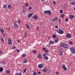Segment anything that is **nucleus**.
<instances>
[{
    "instance_id": "nucleus-1",
    "label": "nucleus",
    "mask_w": 75,
    "mask_h": 75,
    "mask_svg": "<svg viewBox=\"0 0 75 75\" xmlns=\"http://www.w3.org/2000/svg\"><path fill=\"white\" fill-rule=\"evenodd\" d=\"M60 47H63L64 49H66L68 48V44L66 43L62 42L60 45Z\"/></svg>"
},
{
    "instance_id": "nucleus-2",
    "label": "nucleus",
    "mask_w": 75,
    "mask_h": 75,
    "mask_svg": "<svg viewBox=\"0 0 75 75\" xmlns=\"http://www.w3.org/2000/svg\"><path fill=\"white\" fill-rule=\"evenodd\" d=\"M70 50L71 51V53L72 54H75V48L74 47H71L70 48Z\"/></svg>"
},
{
    "instance_id": "nucleus-3",
    "label": "nucleus",
    "mask_w": 75,
    "mask_h": 75,
    "mask_svg": "<svg viewBox=\"0 0 75 75\" xmlns=\"http://www.w3.org/2000/svg\"><path fill=\"white\" fill-rule=\"evenodd\" d=\"M57 33H58L59 34H64V31L62 30L61 29H59L57 31Z\"/></svg>"
},
{
    "instance_id": "nucleus-4",
    "label": "nucleus",
    "mask_w": 75,
    "mask_h": 75,
    "mask_svg": "<svg viewBox=\"0 0 75 75\" xmlns=\"http://www.w3.org/2000/svg\"><path fill=\"white\" fill-rule=\"evenodd\" d=\"M44 67V64H39L38 66V67L40 69Z\"/></svg>"
},
{
    "instance_id": "nucleus-5",
    "label": "nucleus",
    "mask_w": 75,
    "mask_h": 75,
    "mask_svg": "<svg viewBox=\"0 0 75 75\" xmlns=\"http://www.w3.org/2000/svg\"><path fill=\"white\" fill-rule=\"evenodd\" d=\"M62 67L64 71H67V68L65 67V64H62Z\"/></svg>"
},
{
    "instance_id": "nucleus-6",
    "label": "nucleus",
    "mask_w": 75,
    "mask_h": 75,
    "mask_svg": "<svg viewBox=\"0 0 75 75\" xmlns=\"http://www.w3.org/2000/svg\"><path fill=\"white\" fill-rule=\"evenodd\" d=\"M66 37L67 38H71V35L69 33H68L67 34Z\"/></svg>"
},
{
    "instance_id": "nucleus-7",
    "label": "nucleus",
    "mask_w": 75,
    "mask_h": 75,
    "mask_svg": "<svg viewBox=\"0 0 75 75\" xmlns=\"http://www.w3.org/2000/svg\"><path fill=\"white\" fill-rule=\"evenodd\" d=\"M33 14H34V13H30L29 14L28 16V18H30V17H32V16H33Z\"/></svg>"
},
{
    "instance_id": "nucleus-8",
    "label": "nucleus",
    "mask_w": 75,
    "mask_h": 75,
    "mask_svg": "<svg viewBox=\"0 0 75 75\" xmlns=\"http://www.w3.org/2000/svg\"><path fill=\"white\" fill-rule=\"evenodd\" d=\"M59 41V40H58V38H56L54 39V42L56 44H57V42H58Z\"/></svg>"
},
{
    "instance_id": "nucleus-9",
    "label": "nucleus",
    "mask_w": 75,
    "mask_h": 75,
    "mask_svg": "<svg viewBox=\"0 0 75 75\" xmlns=\"http://www.w3.org/2000/svg\"><path fill=\"white\" fill-rule=\"evenodd\" d=\"M13 25L14 26L15 28H18V25L16 24V22L14 23Z\"/></svg>"
},
{
    "instance_id": "nucleus-10",
    "label": "nucleus",
    "mask_w": 75,
    "mask_h": 75,
    "mask_svg": "<svg viewBox=\"0 0 75 75\" xmlns=\"http://www.w3.org/2000/svg\"><path fill=\"white\" fill-rule=\"evenodd\" d=\"M69 18L70 19H73L75 18V16L73 15H71L69 16Z\"/></svg>"
},
{
    "instance_id": "nucleus-11",
    "label": "nucleus",
    "mask_w": 75,
    "mask_h": 75,
    "mask_svg": "<svg viewBox=\"0 0 75 75\" xmlns=\"http://www.w3.org/2000/svg\"><path fill=\"white\" fill-rule=\"evenodd\" d=\"M0 31L1 32V33H4V30L3 28H0Z\"/></svg>"
},
{
    "instance_id": "nucleus-12",
    "label": "nucleus",
    "mask_w": 75,
    "mask_h": 75,
    "mask_svg": "<svg viewBox=\"0 0 75 75\" xmlns=\"http://www.w3.org/2000/svg\"><path fill=\"white\" fill-rule=\"evenodd\" d=\"M17 23H18L19 24H21V21L20 20V19H18V21L16 22Z\"/></svg>"
},
{
    "instance_id": "nucleus-13",
    "label": "nucleus",
    "mask_w": 75,
    "mask_h": 75,
    "mask_svg": "<svg viewBox=\"0 0 75 75\" xmlns=\"http://www.w3.org/2000/svg\"><path fill=\"white\" fill-rule=\"evenodd\" d=\"M38 58H40V59H41V58H42V55H41L40 54H38Z\"/></svg>"
},
{
    "instance_id": "nucleus-14",
    "label": "nucleus",
    "mask_w": 75,
    "mask_h": 75,
    "mask_svg": "<svg viewBox=\"0 0 75 75\" xmlns=\"http://www.w3.org/2000/svg\"><path fill=\"white\" fill-rule=\"evenodd\" d=\"M6 74H10V70H6Z\"/></svg>"
},
{
    "instance_id": "nucleus-15",
    "label": "nucleus",
    "mask_w": 75,
    "mask_h": 75,
    "mask_svg": "<svg viewBox=\"0 0 75 75\" xmlns=\"http://www.w3.org/2000/svg\"><path fill=\"white\" fill-rule=\"evenodd\" d=\"M43 57H44V58L45 59V60H46V61L48 60V57L45 56Z\"/></svg>"
},
{
    "instance_id": "nucleus-16",
    "label": "nucleus",
    "mask_w": 75,
    "mask_h": 75,
    "mask_svg": "<svg viewBox=\"0 0 75 75\" xmlns=\"http://www.w3.org/2000/svg\"><path fill=\"white\" fill-rule=\"evenodd\" d=\"M8 7L9 9V10H11V6L10 4L8 5Z\"/></svg>"
},
{
    "instance_id": "nucleus-17",
    "label": "nucleus",
    "mask_w": 75,
    "mask_h": 75,
    "mask_svg": "<svg viewBox=\"0 0 75 75\" xmlns=\"http://www.w3.org/2000/svg\"><path fill=\"white\" fill-rule=\"evenodd\" d=\"M34 20H36V19H37V18H38V16L37 15L34 16Z\"/></svg>"
},
{
    "instance_id": "nucleus-18",
    "label": "nucleus",
    "mask_w": 75,
    "mask_h": 75,
    "mask_svg": "<svg viewBox=\"0 0 75 75\" xmlns=\"http://www.w3.org/2000/svg\"><path fill=\"white\" fill-rule=\"evenodd\" d=\"M47 55H49V54L47 53H45L42 55V57H45V56L47 57Z\"/></svg>"
},
{
    "instance_id": "nucleus-19",
    "label": "nucleus",
    "mask_w": 75,
    "mask_h": 75,
    "mask_svg": "<svg viewBox=\"0 0 75 75\" xmlns=\"http://www.w3.org/2000/svg\"><path fill=\"white\" fill-rule=\"evenodd\" d=\"M8 41H9V42H11V41L13 42V40H12V39H11L10 38H8L7 40Z\"/></svg>"
},
{
    "instance_id": "nucleus-20",
    "label": "nucleus",
    "mask_w": 75,
    "mask_h": 75,
    "mask_svg": "<svg viewBox=\"0 0 75 75\" xmlns=\"http://www.w3.org/2000/svg\"><path fill=\"white\" fill-rule=\"evenodd\" d=\"M47 13H48L49 15H51V11L50 10H48Z\"/></svg>"
},
{
    "instance_id": "nucleus-21",
    "label": "nucleus",
    "mask_w": 75,
    "mask_h": 75,
    "mask_svg": "<svg viewBox=\"0 0 75 75\" xmlns=\"http://www.w3.org/2000/svg\"><path fill=\"white\" fill-rule=\"evenodd\" d=\"M24 35L25 37H27V32H25Z\"/></svg>"
},
{
    "instance_id": "nucleus-22",
    "label": "nucleus",
    "mask_w": 75,
    "mask_h": 75,
    "mask_svg": "<svg viewBox=\"0 0 75 75\" xmlns=\"http://www.w3.org/2000/svg\"><path fill=\"white\" fill-rule=\"evenodd\" d=\"M43 72H47V68H44L43 70Z\"/></svg>"
},
{
    "instance_id": "nucleus-23",
    "label": "nucleus",
    "mask_w": 75,
    "mask_h": 75,
    "mask_svg": "<svg viewBox=\"0 0 75 75\" xmlns=\"http://www.w3.org/2000/svg\"><path fill=\"white\" fill-rule=\"evenodd\" d=\"M69 44H70V45H73V44H74L73 42H72V41H69Z\"/></svg>"
},
{
    "instance_id": "nucleus-24",
    "label": "nucleus",
    "mask_w": 75,
    "mask_h": 75,
    "mask_svg": "<svg viewBox=\"0 0 75 75\" xmlns=\"http://www.w3.org/2000/svg\"><path fill=\"white\" fill-rule=\"evenodd\" d=\"M1 42H4V39L3 38H1Z\"/></svg>"
},
{
    "instance_id": "nucleus-25",
    "label": "nucleus",
    "mask_w": 75,
    "mask_h": 75,
    "mask_svg": "<svg viewBox=\"0 0 75 75\" xmlns=\"http://www.w3.org/2000/svg\"><path fill=\"white\" fill-rule=\"evenodd\" d=\"M71 4L73 5V6L75 5V2L74 1L71 2Z\"/></svg>"
},
{
    "instance_id": "nucleus-26",
    "label": "nucleus",
    "mask_w": 75,
    "mask_h": 75,
    "mask_svg": "<svg viewBox=\"0 0 75 75\" xmlns=\"http://www.w3.org/2000/svg\"><path fill=\"white\" fill-rule=\"evenodd\" d=\"M36 52H37V51L35 50H34L33 51V54H36Z\"/></svg>"
},
{
    "instance_id": "nucleus-27",
    "label": "nucleus",
    "mask_w": 75,
    "mask_h": 75,
    "mask_svg": "<svg viewBox=\"0 0 75 75\" xmlns=\"http://www.w3.org/2000/svg\"><path fill=\"white\" fill-rule=\"evenodd\" d=\"M26 27H27V28H28V29H30V25H28V24H27L26 25Z\"/></svg>"
},
{
    "instance_id": "nucleus-28",
    "label": "nucleus",
    "mask_w": 75,
    "mask_h": 75,
    "mask_svg": "<svg viewBox=\"0 0 75 75\" xmlns=\"http://www.w3.org/2000/svg\"><path fill=\"white\" fill-rule=\"evenodd\" d=\"M62 49L61 48H60L58 50V51L59 52H62Z\"/></svg>"
},
{
    "instance_id": "nucleus-29",
    "label": "nucleus",
    "mask_w": 75,
    "mask_h": 75,
    "mask_svg": "<svg viewBox=\"0 0 75 75\" xmlns=\"http://www.w3.org/2000/svg\"><path fill=\"white\" fill-rule=\"evenodd\" d=\"M3 68L2 67L0 68V72H3Z\"/></svg>"
},
{
    "instance_id": "nucleus-30",
    "label": "nucleus",
    "mask_w": 75,
    "mask_h": 75,
    "mask_svg": "<svg viewBox=\"0 0 75 75\" xmlns=\"http://www.w3.org/2000/svg\"><path fill=\"white\" fill-rule=\"evenodd\" d=\"M15 75H22V74L21 73H16L15 74Z\"/></svg>"
},
{
    "instance_id": "nucleus-31",
    "label": "nucleus",
    "mask_w": 75,
    "mask_h": 75,
    "mask_svg": "<svg viewBox=\"0 0 75 75\" xmlns=\"http://www.w3.org/2000/svg\"><path fill=\"white\" fill-rule=\"evenodd\" d=\"M23 62L25 63H27V60L24 59L23 61Z\"/></svg>"
},
{
    "instance_id": "nucleus-32",
    "label": "nucleus",
    "mask_w": 75,
    "mask_h": 75,
    "mask_svg": "<svg viewBox=\"0 0 75 75\" xmlns=\"http://www.w3.org/2000/svg\"><path fill=\"white\" fill-rule=\"evenodd\" d=\"M7 7V5L6 4H5L3 6V8H6Z\"/></svg>"
},
{
    "instance_id": "nucleus-33",
    "label": "nucleus",
    "mask_w": 75,
    "mask_h": 75,
    "mask_svg": "<svg viewBox=\"0 0 75 75\" xmlns=\"http://www.w3.org/2000/svg\"><path fill=\"white\" fill-rule=\"evenodd\" d=\"M53 5H55L57 4V3L55 1H53Z\"/></svg>"
},
{
    "instance_id": "nucleus-34",
    "label": "nucleus",
    "mask_w": 75,
    "mask_h": 75,
    "mask_svg": "<svg viewBox=\"0 0 75 75\" xmlns=\"http://www.w3.org/2000/svg\"><path fill=\"white\" fill-rule=\"evenodd\" d=\"M48 10L45 11H44V14H47V13H48Z\"/></svg>"
},
{
    "instance_id": "nucleus-35",
    "label": "nucleus",
    "mask_w": 75,
    "mask_h": 75,
    "mask_svg": "<svg viewBox=\"0 0 75 75\" xmlns=\"http://www.w3.org/2000/svg\"><path fill=\"white\" fill-rule=\"evenodd\" d=\"M25 5L26 7H28V3H25Z\"/></svg>"
},
{
    "instance_id": "nucleus-36",
    "label": "nucleus",
    "mask_w": 75,
    "mask_h": 75,
    "mask_svg": "<svg viewBox=\"0 0 75 75\" xmlns=\"http://www.w3.org/2000/svg\"><path fill=\"white\" fill-rule=\"evenodd\" d=\"M26 56V54H23L22 55V57L23 58L25 57Z\"/></svg>"
},
{
    "instance_id": "nucleus-37",
    "label": "nucleus",
    "mask_w": 75,
    "mask_h": 75,
    "mask_svg": "<svg viewBox=\"0 0 75 75\" xmlns=\"http://www.w3.org/2000/svg\"><path fill=\"white\" fill-rule=\"evenodd\" d=\"M12 44V42H8V45H11Z\"/></svg>"
},
{
    "instance_id": "nucleus-38",
    "label": "nucleus",
    "mask_w": 75,
    "mask_h": 75,
    "mask_svg": "<svg viewBox=\"0 0 75 75\" xmlns=\"http://www.w3.org/2000/svg\"><path fill=\"white\" fill-rule=\"evenodd\" d=\"M16 48V46H13V47H12V48L13 50H15Z\"/></svg>"
},
{
    "instance_id": "nucleus-39",
    "label": "nucleus",
    "mask_w": 75,
    "mask_h": 75,
    "mask_svg": "<svg viewBox=\"0 0 75 75\" xmlns=\"http://www.w3.org/2000/svg\"><path fill=\"white\" fill-rule=\"evenodd\" d=\"M2 64H4V65H5V64H6V63L5 62L2 61Z\"/></svg>"
},
{
    "instance_id": "nucleus-40",
    "label": "nucleus",
    "mask_w": 75,
    "mask_h": 75,
    "mask_svg": "<svg viewBox=\"0 0 75 75\" xmlns=\"http://www.w3.org/2000/svg\"><path fill=\"white\" fill-rule=\"evenodd\" d=\"M56 35H52L53 38H56Z\"/></svg>"
},
{
    "instance_id": "nucleus-41",
    "label": "nucleus",
    "mask_w": 75,
    "mask_h": 75,
    "mask_svg": "<svg viewBox=\"0 0 75 75\" xmlns=\"http://www.w3.org/2000/svg\"><path fill=\"white\" fill-rule=\"evenodd\" d=\"M27 70V69L25 68V69L23 70V72L25 73L26 72V71Z\"/></svg>"
},
{
    "instance_id": "nucleus-42",
    "label": "nucleus",
    "mask_w": 75,
    "mask_h": 75,
    "mask_svg": "<svg viewBox=\"0 0 75 75\" xmlns=\"http://www.w3.org/2000/svg\"><path fill=\"white\" fill-rule=\"evenodd\" d=\"M64 17V14H62V15H61V17L62 18H63V17Z\"/></svg>"
},
{
    "instance_id": "nucleus-43",
    "label": "nucleus",
    "mask_w": 75,
    "mask_h": 75,
    "mask_svg": "<svg viewBox=\"0 0 75 75\" xmlns=\"http://www.w3.org/2000/svg\"><path fill=\"white\" fill-rule=\"evenodd\" d=\"M33 75H37L35 72H34L33 73Z\"/></svg>"
},
{
    "instance_id": "nucleus-44",
    "label": "nucleus",
    "mask_w": 75,
    "mask_h": 75,
    "mask_svg": "<svg viewBox=\"0 0 75 75\" xmlns=\"http://www.w3.org/2000/svg\"><path fill=\"white\" fill-rule=\"evenodd\" d=\"M55 74H56V75H59V72L58 71H56L55 73Z\"/></svg>"
},
{
    "instance_id": "nucleus-45",
    "label": "nucleus",
    "mask_w": 75,
    "mask_h": 75,
    "mask_svg": "<svg viewBox=\"0 0 75 75\" xmlns=\"http://www.w3.org/2000/svg\"><path fill=\"white\" fill-rule=\"evenodd\" d=\"M26 12V11H25V10H23V14H24Z\"/></svg>"
},
{
    "instance_id": "nucleus-46",
    "label": "nucleus",
    "mask_w": 75,
    "mask_h": 75,
    "mask_svg": "<svg viewBox=\"0 0 75 75\" xmlns=\"http://www.w3.org/2000/svg\"><path fill=\"white\" fill-rule=\"evenodd\" d=\"M49 45H51V44H52V43H51V40L49 42Z\"/></svg>"
},
{
    "instance_id": "nucleus-47",
    "label": "nucleus",
    "mask_w": 75,
    "mask_h": 75,
    "mask_svg": "<svg viewBox=\"0 0 75 75\" xmlns=\"http://www.w3.org/2000/svg\"><path fill=\"white\" fill-rule=\"evenodd\" d=\"M66 22H68V19L67 18H66L65 19Z\"/></svg>"
},
{
    "instance_id": "nucleus-48",
    "label": "nucleus",
    "mask_w": 75,
    "mask_h": 75,
    "mask_svg": "<svg viewBox=\"0 0 75 75\" xmlns=\"http://www.w3.org/2000/svg\"><path fill=\"white\" fill-rule=\"evenodd\" d=\"M63 11H62V10H60L59 11V13H63Z\"/></svg>"
},
{
    "instance_id": "nucleus-49",
    "label": "nucleus",
    "mask_w": 75,
    "mask_h": 75,
    "mask_svg": "<svg viewBox=\"0 0 75 75\" xmlns=\"http://www.w3.org/2000/svg\"><path fill=\"white\" fill-rule=\"evenodd\" d=\"M60 56H62V55H63V53L62 52H61L59 54Z\"/></svg>"
},
{
    "instance_id": "nucleus-50",
    "label": "nucleus",
    "mask_w": 75,
    "mask_h": 75,
    "mask_svg": "<svg viewBox=\"0 0 75 75\" xmlns=\"http://www.w3.org/2000/svg\"><path fill=\"white\" fill-rule=\"evenodd\" d=\"M16 51H17V52H20V50H19L18 49L16 50Z\"/></svg>"
},
{
    "instance_id": "nucleus-51",
    "label": "nucleus",
    "mask_w": 75,
    "mask_h": 75,
    "mask_svg": "<svg viewBox=\"0 0 75 75\" xmlns=\"http://www.w3.org/2000/svg\"><path fill=\"white\" fill-rule=\"evenodd\" d=\"M54 19H55L56 21L58 20V18H57V17H55V18H54Z\"/></svg>"
},
{
    "instance_id": "nucleus-52",
    "label": "nucleus",
    "mask_w": 75,
    "mask_h": 75,
    "mask_svg": "<svg viewBox=\"0 0 75 75\" xmlns=\"http://www.w3.org/2000/svg\"><path fill=\"white\" fill-rule=\"evenodd\" d=\"M55 28H58V25H56L55 26Z\"/></svg>"
},
{
    "instance_id": "nucleus-53",
    "label": "nucleus",
    "mask_w": 75,
    "mask_h": 75,
    "mask_svg": "<svg viewBox=\"0 0 75 75\" xmlns=\"http://www.w3.org/2000/svg\"><path fill=\"white\" fill-rule=\"evenodd\" d=\"M54 42H54V41H52V40H51L52 44H54Z\"/></svg>"
},
{
    "instance_id": "nucleus-54",
    "label": "nucleus",
    "mask_w": 75,
    "mask_h": 75,
    "mask_svg": "<svg viewBox=\"0 0 75 75\" xmlns=\"http://www.w3.org/2000/svg\"><path fill=\"white\" fill-rule=\"evenodd\" d=\"M39 30V28L38 27H37L36 28V30Z\"/></svg>"
},
{
    "instance_id": "nucleus-55",
    "label": "nucleus",
    "mask_w": 75,
    "mask_h": 75,
    "mask_svg": "<svg viewBox=\"0 0 75 75\" xmlns=\"http://www.w3.org/2000/svg\"><path fill=\"white\" fill-rule=\"evenodd\" d=\"M52 21H56L55 20V18H54L52 19Z\"/></svg>"
},
{
    "instance_id": "nucleus-56",
    "label": "nucleus",
    "mask_w": 75,
    "mask_h": 75,
    "mask_svg": "<svg viewBox=\"0 0 75 75\" xmlns=\"http://www.w3.org/2000/svg\"><path fill=\"white\" fill-rule=\"evenodd\" d=\"M32 8L30 6L29 7V10H31L32 9Z\"/></svg>"
},
{
    "instance_id": "nucleus-57",
    "label": "nucleus",
    "mask_w": 75,
    "mask_h": 75,
    "mask_svg": "<svg viewBox=\"0 0 75 75\" xmlns=\"http://www.w3.org/2000/svg\"><path fill=\"white\" fill-rule=\"evenodd\" d=\"M58 22H59V23H61V19H60V18L59 19Z\"/></svg>"
},
{
    "instance_id": "nucleus-58",
    "label": "nucleus",
    "mask_w": 75,
    "mask_h": 75,
    "mask_svg": "<svg viewBox=\"0 0 75 75\" xmlns=\"http://www.w3.org/2000/svg\"><path fill=\"white\" fill-rule=\"evenodd\" d=\"M42 50L43 51H45L46 50V49L45 47H43L42 48Z\"/></svg>"
},
{
    "instance_id": "nucleus-59",
    "label": "nucleus",
    "mask_w": 75,
    "mask_h": 75,
    "mask_svg": "<svg viewBox=\"0 0 75 75\" xmlns=\"http://www.w3.org/2000/svg\"><path fill=\"white\" fill-rule=\"evenodd\" d=\"M45 52L46 53H48V50H45Z\"/></svg>"
},
{
    "instance_id": "nucleus-60",
    "label": "nucleus",
    "mask_w": 75,
    "mask_h": 75,
    "mask_svg": "<svg viewBox=\"0 0 75 75\" xmlns=\"http://www.w3.org/2000/svg\"><path fill=\"white\" fill-rule=\"evenodd\" d=\"M38 74L39 75L41 74V72L40 71H38Z\"/></svg>"
},
{
    "instance_id": "nucleus-61",
    "label": "nucleus",
    "mask_w": 75,
    "mask_h": 75,
    "mask_svg": "<svg viewBox=\"0 0 75 75\" xmlns=\"http://www.w3.org/2000/svg\"><path fill=\"white\" fill-rule=\"evenodd\" d=\"M17 42H21V41L18 40H17Z\"/></svg>"
},
{
    "instance_id": "nucleus-62",
    "label": "nucleus",
    "mask_w": 75,
    "mask_h": 75,
    "mask_svg": "<svg viewBox=\"0 0 75 75\" xmlns=\"http://www.w3.org/2000/svg\"><path fill=\"white\" fill-rule=\"evenodd\" d=\"M66 8V7H63V10H65Z\"/></svg>"
},
{
    "instance_id": "nucleus-63",
    "label": "nucleus",
    "mask_w": 75,
    "mask_h": 75,
    "mask_svg": "<svg viewBox=\"0 0 75 75\" xmlns=\"http://www.w3.org/2000/svg\"><path fill=\"white\" fill-rule=\"evenodd\" d=\"M3 36H6V34H5L4 33H3Z\"/></svg>"
},
{
    "instance_id": "nucleus-64",
    "label": "nucleus",
    "mask_w": 75,
    "mask_h": 75,
    "mask_svg": "<svg viewBox=\"0 0 75 75\" xmlns=\"http://www.w3.org/2000/svg\"><path fill=\"white\" fill-rule=\"evenodd\" d=\"M0 54H2V52L0 50Z\"/></svg>"
}]
</instances>
